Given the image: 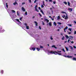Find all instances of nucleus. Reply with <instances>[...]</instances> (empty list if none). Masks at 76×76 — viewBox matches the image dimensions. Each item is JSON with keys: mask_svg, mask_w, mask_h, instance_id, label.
Listing matches in <instances>:
<instances>
[{"mask_svg": "<svg viewBox=\"0 0 76 76\" xmlns=\"http://www.w3.org/2000/svg\"><path fill=\"white\" fill-rule=\"evenodd\" d=\"M36 49V48H32L31 49H30V50H33V51H35V49Z\"/></svg>", "mask_w": 76, "mask_h": 76, "instance_id": "f257e3e1", "label": "nucleus"}, {"mask_svg": "<svg viewBox=\"0 0 76 76\" xmlns=\"http://www.w3.org/2000/svg\"><path fill=\"white\" fill-rule=\"evenodd\" d=\"M68 29V27L67 26H66V27L65 28H64V31L65 32H66V29Z\"/></svg>", "mask_w": 76, "mask_h": 76, "instance_id": "f03ea898", "label": "nucleus"}, {"mask_svg": "<svg viewBox=\"0 0 76 76\" xmlns=\"http://www.w3.org/2000/svg\"><path fill=\"white\" fill-rule=\"evenodd\" d=\"M22 10L23 12H25V9L23 7H22Z\"/></svg>", "mask_w": 76, "mask_h": 76, "instance_id": "7ed1b4c3", "label": "nucleus"}, {"mask_svg": "<svg viewBox=\"0 0 76 76\" xmlns=\"http://www.w3.org/2000/svg\"><path fill=\"white\" fill-rule=\"evenodd\" d=\"M52 48H55L56 49H57V48L56 47V46L54 45H53L52 46Z\"/></svg>", "mask_w": 76, "mask_h": 76, "instance_id": "20e7f679", "label": "nucleus"}, {"mask_svg": "<svg viewBox=\"0 0 76 76\" xmlns=\"http://www.w3.org/2000/svg\"><path fill=\"white\" fill-rule=\"evenodd\" d=\"M45 21H46L47 23H48V22H49V20L46 19L45 20Z\"/></svg>", "mask_w": 76, "mask_h": 76, "instance_id": "39448f33", "label": "nucleus"}, {"mask_svg": "<svg viewBox=\"0 0 76 76\" xmlns=\"http://www.w3.org/2000/svg\"><path fill=\"white\" fill-rule=\"evenodd\" d=\"M54 52L53 51L49 52V53H50L51 54H54Z\"/></svg>", "mask_w": 76, "mask_h": 76, "instance_id": "423d86ee", "label": "nucleus"}, {"mask_svg": "<svg viewBox=\"0 0 76 76\" xmlns=\"http://www.w3.org/2000/svg\"><path fill=\"white\" fill-rule=\"evenodd\" d=\"M69 37H70V38H69V39H73V37L71 36H69Z\"/></svg>", "mask_w": 76, "mask_h": 76, "instance_id": "0eeeda50", "label": "nucleus"}, {"mask_svg": "<svg viewBox=\"0 0 76 76\" xmlns=\"http://www.w3.org/2000/svg\"><path fill=\"white\" fill-rule=\"evenodd\" d=\"M54 54L56 55H57L58 54V52H57L56 51H55L54 52Z\"/></svg>", "mask_w": 76, "mask_h": 76, "instance_id": "6e6552de", "label": "nucleus"}, {"mask_svg": "<svg viewBox=\"0 0 76 76\" xmlns=\"http://www.w3.org/2000/svg\"><path fill=\"white\" fill-rule=\"evenodd\" d=\"M35 8L36 11L37 12H39V11L38 10L37 8V7H35Z\"/></svg>", "mask_w": 76, "mask_h": 76, "instance_id": "1a4fd4ad", "label": "nucleus"}, {"mask_svg": "<svg viewBox=\"0 0 76 76\" xmlns=\"http://www.w3.org/2000/svg\"><path fill=\"white\" fill-rule=\"evenodd\" d=\"M34 23H36V26H38V23L37 21H34Z\"/></svg>", "mask_w": 76, "mask_h": 76, "instance_id": "9d476101", "label": "nucleus"}, {"mask_svg": "<svg viewBox=\"0 0 76 76\" xmlns=\"http://www.w3.org/2000/svg\"><path fill=\"white\" fill-rule=\"evenodd\" d=\"M68 10L72 12L73 10L72 8H68Z\"/></svg>", "mask_w": 76, "mask_h": 76, "instance_id": "9b49d317", "label": "nucleus"}, {"mask_svg": "<svg viewBox=\"0 0 76 76\" xmlns=\"http://www.w3.org/2000/svg\"><path fill=\"white\" fill-rule=\"evenodd\" d=\"M49 26H52V24L51 23V22H50L49 23Z\"/></svg>", "mask_w": 76, "mask_h": 76, "instance_id": "f8f14e48", "label": "nucleus"}, {"mask_svg": "<svg viewBox=\"0 0 76 76\" xmlns=\"http://www.w3.org/2000/svg\"><path fill=\"white\" fill-rule=\"evenodd\" d=\"M26 28L27 29H29V26H26Z\"/></svg>", "mask_w": 76, "mask_h": 76, "instance_id": "ddd939ff", "label": "nucleus"}, {"mask_svg": "<svg viewBox=\"0 0 76 76\" xmlns=\"http://www.w3.org/2000/svg\"><path fill=\"white\" fill-rule=\"evenodd\" d=\"M53 24L55 26H57V23L56 22H54Z\"/></svg>", "mask_w": 76, "mask_h": 76, "instance_id": "4468645a", "label": "nucleus"}, {"mask_svg": "<svg viewBox=\"0 0 76 76\" xmlns=\"http://www.w3.org/2000/svg\"><path fill=\"white\" fill-rule=\"evenodd\" d=\"M61 13H65L66 15H67V13H66V12H64L63 11H62L61 12Z\"/></svg>", "mask_w": 76, "mask_h": 76, "instance_id": "2eb2a0df", "label": "nucleus"}, {"mask_svg": "<svg viewBox=\"0 0 76 76\" xmlns=\"http://www.w3.org/2000/svg\"><path fill=\"white\" fill-rule=\"evenodd\" d=\"M68 18V17L67 16V15H66V16L65 18V19H67Z\"/></svg>", "mask_w": 76, "mask_h": 76, "instance_id": "dca6fc26", "label": "nucleus"}, {"mask_svg": "<svg viewBox=\"0 0 76 76\" xmlns=\"http://www.w3.org/2000/svg\"><path fill=\"white\" fill-rule=\"evenodd\" d=\"M36 49H37V50H38V51H39V50H40V49H39V48H36Z\"/></svg>", "mask_w": 76, "mask_h": 76, "instance_id": "f3484780", "label": "nucleus"}, {"mask_svg": "<svg viewBox=\"0 0 76 76\" xmlns=\"http://www.w3.org/2000/svg\"><path fill=\"white\" fill-rule=\"evenodd\" d=\"M73 60H74V61H76V58L75 57H73Z\"/></svg>", "mask_w": 76, "mask_h": 76, "instance_id": "a211bd4d", "label": "nucleus"}, {"mask_svg": "<svg viewBox=\"0 0 76 76\" xmlns=\"http://www.w3.org/2000/svg\"><path fill=\"white\" fill-rule=\"evenodd\" d=\"M67 57H68V58H72V56H66Z\"/></svg>", "mask_w": 76, "mask_h": 76, "instance_id": "6ab92c4d", "label": "nucleus"}, {"mask_svg": "<svg viewBox=\"0 0 76 76\" xmlns=\"http://www.w3.org/2000/svg\"><path fill=\"white\" fill-rule=\"evenodd\" d=\"M40 12H41V13H42L43 14H44V12H43V11H42V10H40Z\"/></svg>", "mask_w": 76, "mask_h": 76, "instance_id": "aec40b11", "label": "nucleus"}, {"mask_svg": "<svg viewBox=\"0 0 76 76\" xmlns=\"http://www.w3.org/2000/svg\"><path fill=\"white\" fill-rule=\"evenodd\" d=\"M65 48H66V51H69V49L68 48H67L66 47H65Z\"/></svg>", "mask_w": 76, "mask_h": 76, "instance_id": "412c9836", "label": "nucleus"}, {"mask_svg": "<svg viewBox=\"0 0 76 76\" xmlns=\"http://www.w3.org/2000/svg\"><path fill=\"white\" fill-rule=\"evenodd\" d=\"M64 4H66V5H67V3L66 1L64 2Z\"/></svg>", "mask_w": 76, "mask_h": 76, "instance_id": "4be33fe9", "label": "nucleus"}, {"mask_svg": "<svg viewBox=\"0 0 76 76\" xmlns=\"http://www.w3.org/2000/svg\"><path fill=\"white\" fill-rule=\"evenodd\" d=\"M60 19V16H58L57 18L58 20H59Z\"/></svg>", "mask_w": 76, "mask_h": 76, "instance_id": "5701e85b", "label": "nucleus"}, {"mask_svg": "<svg viewBox=\"0 0 76 76\" xmlns=\"http://www.w3.org/2000/svg\"><path fill=\"white\" fill-rule=\"evenodd\" d=\"M68 5L69 6H70V2H68Z\"/></svg>", "mask_w": 76, "mask_h": 76, "instance_id": "b1692460", "label": "nucleus"}, {"mask_svg": "<svg viewBox=\"0 0 76 76\" xmlns=\"http://www.w3.org/2000/svg\"><path fill=\"white\" fill-rule=\"evenodd\" d=\"M70 47L71 48H70L71 50H73V48L72 47L70 46Z\"/></svg>", "mask_w": 76, "mask_h": 76, "instance_id": "393cba45", "label": "nucleus"}, {"mask_svg": "<svg viewBox=\"0 0 76 76\" xmlns=\"http://www.w3.org/2000/svg\"><path fill=\"white\" fill-rule=\"evenodd\" d=\"M16 20H17V22H20V21H19V19H17Z\"/></svg>", "mask_w": 76, "mask_h": 76, "instance_id": "a878e982", "label": "nucleus"}, {"mask_svg": "<svg viewBox=\"0 0 76 76\" xmlns=\"http://www.w3.org/2000/svg\"><path fill=\"white\" fill-rule=\"evenodd\" d=\"M16 4H17V2L16 1H15V2H14L13 3V4H14V5H16Z\"/></svg>", "mask_w": 76, "mask_h": 76, "instance_id": "bb28decb", "label": "nucleus"}, {"mask_svg": "<svg viewBox=\"0 0 76 76\" xmlns=\"http://www.w3.org/2000/svg\"><path fill=\"white\" fill-rule=\"evenodd\" d=\"M6 7H7V8H8V5H7V3H6Z\"/></svg>", "mask_w": 76, "mask_h": 76, "instance_id": "cd10ccee", "label": "nucleus"}, {"mask_svg": "<svg viewBox=\"0 0 76 76\" xmlns=\"http://www.w3.org/2000/svg\"><path fill=\"white\" fill-rule=\"evenodd\" d=\"M1 74H3V70H1Z\"/></svg>", "mask_w": 76, "mask_h": 76, "instance_id": "c85d7f7f", "label": "nucleus"}, {"mask_svg": "<svg viewBox=\"0 0 76 76\" xmlns=\"http://www.w3.org/2000/svg\"><path fill=\"white\" fill-rule=\"evenodd\" d=\"M66 38L67 39L68 38H69V36H67V35H66Z\"/></svg>", "mask_w": 76, "mask_h": 76, "instance_id": "c756f323", "label": "nucleus"}, {"mask_svg": "<svg viewBox=\"0 0 76 76\" xmlns=\"http://www.w3.org/2000/svg\"><path fill=\"white\" fill-rule=\"evenodd\" d=\"M17 15H18V16H19V11H18L17 12Z\"/></svg>", "mask_w": 76, "mask_h": 76, "instance_id": "7c9ffc66", "label": "nucleus"}, {"mask_svg": "<svg viewBox=\"0 0 76 76\" xmlns=\"http://www.w3.org/2000/svg\"><path fill=\"white\" fill-rule=\"evenodd\" d=\"M72 28H69L68 29V30H69V31H72Z\"/></svg>", "mask_w": 76, "mask_h": 76, "instance_id": "2f4dec72", "label": "nucleus"}, {"mask_svg": "<svg viewBox=\"0 0 76 76\" xmlns=\"http://www.w3.org/2000/svg\"><path fill=\"white\" fill-rule=\"evenodd\" d=\"M39 16H40V17H42V15H41V14L40 13H39Z\"/></svg>", "mask_w": 76, "mask_h": 76, "instance_id": "473e14b6", "label": "nucleus"}, {"mask_svg": "<svg viewBox=\"0 0 76 76\" xmlns=\"http://www.w3.org/2000/svg\"><path fill=\"white\" fill-rule=\"evenodd\" d=\"M68 25L69 26H72V24H68Z\"/></svg>", "mask_w": 76, "mask_h": 76, "instance_id": "72a5a7b5", "label": "nucleus"}, {"mask_svg": "<svg viewBox=\"0 0 76 76\" xmlns=\"http://www.w3.org/2000/svg\"><path fill=\"white\" fill-rule=\"evenodd\" d=\"M58 25H61V23L60 22H58L57 23Z\"/></svg>", "mask_w": 76, "mask_h": 76, "instance_id": "f704fd0d", "label": "nucleus"}, {"mask_svg": "<svg viewBox=\"0 0 76 76\" xmlns=\"http://www.w3.org/2000/svg\"><path fill=\"white\" fill-rule=\"evenodd\" d=\"M23 18V17H21L19 19L20 20H22V19Z\"/></svg>", "mask_w": 76, "mask_h": 76, "instance_id": "c9c22d12", "label": "nucleus"}, {"mask_svg": "<svg viewBox=\"0 0 76 76\" xmlns=\"http://www.w3.org/2000/svg\"><path fill=\"white\" fill-rule=\"evenodd\" d=\"M64 38H65V37H64L63 36L62 39V40H64Z\"/></svg>", "mask_w": 76, "mask_h": 76, "instance_id": "e433bc0d", "label": "nucleus"}, {"mask_svg": "<svg viewBox=\"0 0 76 76\" xmlns=\"http://www.w3.org/2000/svg\"><path fill=\"white\" fill-rule=\"evenodd\" d=\"M24 25H25L26 26H27V23H24Z\"/></svg>", "mask_w": 76, "mask_h": 76, "instance_id": "4c0bfd02", "label": "nucleus"}, {"mask_svg": "<svg viewBox=\"0 0 76 76\" xmlns=\"http://www.w3.org/2000/svg\"><path fill=\"white\" fill-rule=\"evenodd\" d=\"M12 12H13V13H15V11L14 10H12Z\"/></svg>", "mask_w": 76, "mask_h": 76, "instance_id": "58836bf2", "label": "nucleus"}, {"mask_svg": "<svg viewBox=\"0 0 76 76\" xmlns=\"http://www.w3.org/2000/svg\"><path fill=\"white\" fill-rule=\"evenodd\" d=\"M58 55H59L60 56H61V53H58Z\"/></svg>", "mask_w": 76, "mask_h": 76, "instance_id": "ea45409f", "label": "nucleus"}, {"mask_svg": "<svg viewBox=\"0 0 76 76\" xmlns=\"http://www.w3.org/2000/svg\"><path fill=\"white\" fill-rule=\"evenodd\" d=\"M50 37H50V39H51V40H53V38H52V36H51Z\"/></svg>", "mask_w": 76, "mask_h": 76, "instance_id": "a19ab883", "label": "nucleus"}, {"mask_svg": "<svg viewBox=\"0 0 76 76\" xmlns=\"http://www.w3.org/2000/svg\"><path fill=\"white\" fill-rule=\"evenodd\" d=\"M74 35H76V31H75L74 32Z\"/></svg>", "mask_w": 76, "mask_h": 76, "instance_id": "79ce46f5", "label": "nucleus"}, {"mask_svg": "<svg viewBox=\"0 0 76 76\" xmlns=\"http://www.w3.org/2000/svg\"><path fill=\"white\" fill-rule=\"evenodd\" d=\"M62 17H63V18H65V17H66V16H65V15H64L63 16H62Z\"/></svg>", "mask_w": 76, "mask_h": 76, "instance_id": "37998d69", "label": "nucleus"}, {"mask_svg": "<svg viewBox=\"0 0 76 76\" xmlns=\"http://www.w3.org/2000/svg\"><path fill=\"white\" fill-rule=\"evenodd\" d=\"M37 1H38V0H35L34 1V3H36V2H37Z\"/></svg>", "mask_w": 76, "mask_h": 76, "instance_id": "c03bdc74", "label": "nucleus"}, {"mask_svg": "<svg viewBox=\"0 0 76 76\" xmlns=\"http://www.w3.org/2000/svg\"><path fill=\"white\" fill-rule=\"evenodd\" d=\"M44 7V6L43 5H41V7H42V8H43Z\"/></svg>", "mask_w": 76, "mask_h": 76, "instance_id": "a18cd8bd", "label": "nucleus"}, {"mask_svg": "<svg viewBox=\"0 0 76 76\" xmlns=\"http://www.w3.org/2000/svg\"><path fill=\"white\" fill-rule=\"evenodd\" d=\"M68 34H69V35H70V34H71L72 33H71L70 32H68Z\"/></svg>", "mask_w": 76, "mask_h": 76, "instance_id": "49530a36", "label": "nucleus"}, {"mask_svg": "<svg viewBox=\"0 0 76 76\" xmlns=\"http://www.w3.org/2000/svg\"><path fill=\"white\" fill-rule=\"evenodd\" d=\"M25 14L26 15H27V12H26L25 13Z\"/></svg>", "mask_w": 76, "mask_h": 76, "instance_id": "de8ad7c7", "label": "nucleus"}, {"mask_svg": "<svg viewBox=\"0 0 76 76\" xmlns=\"http://www.w3.org/2000/svg\"><path fill=\"white\" fill-rule=\"evenodd\" d=\"M40 48H43V47H42V46H40Z\"/></svg>", "mask_w": 76, "mask_h": 76, "instance_id": "09e8293b", "label": "nucleus"}, {"mask_svg": "<svg viewBox=\"0 0 76 76\" xmlns=\"http://www.w3.org/2000/svg\"><path fill=\"white\" fill-rule=\"evenodd\" d=\"M53 4H56V1H53Z\"/></svg>", "mask_w": 76, "mask_h": 76, "instance_id": "8fccbe9b", "label": "nucleus"}, {"mask_svg": "<svg viewBox=\"0 0 76 76\" xmlns=\"http://www.w3.org/2000/svg\"><path fill=\"white\" fill-rule=\"evenodd\" d=\"M62 51H64V52H65V50H64V49H63Z\"/></svg>", "mask_w": 76, "mask_h": 76, "instance_id": "3c124183", "label": "nucleus"}, {"mask_svg": "<svg viewBox=\"0 0 76 76\" xmlns=\"http://www.w3.org/2000/svg\"><path fill=\"white\" fill-rule=\"evenodd\" d=\"M39 28L40 29H41V26H39Z\"/></svg>", "mask_w": 76, "mask_h": 76, "instance_id": "603ef678", "label": "nucleus"}, {"mask_svg": "<svg viewBox=\"0 0 76 76\" xmlns=\"http://www.w3.org/2000/svg\"><path fill=\"white\" fill-rule=\"evenodd\" d=\"M73 47H74V48H75V49H76V47L75 46H73Z\"/></svg>", "mask_w": 76, "mask_h": 76, "instance_id": "864d4df0", "label": "nucleus"}, {"mask_svg": "<svg viewBox=\"0 0 76 76\" xmlns=\"http://www.w3.org/2000/svg\"><path fill=\"white\" fill-rule=\"evenodd\" d=\"M28 1L30 3H31V0H28Z\"/></svg>", "mask_w": 76, "mask_h": 76, "instance_id": "5fc2aeb1", "label": "nucleus"}, {"mask_svg": "<svg viewBox=\"0 0 76 76\" xmlns=\"http://www.w3.org/2000/svg\"><path fill=\"white\" fill-rule=\"evenodd\" d=\"M42 25H45V24L43 22H42Z\"/></svg>", "mask_w": 76, "mask_h": 76, "instance_id": "6e6d98bb", "label": "nucleus"}, {"mask_svg": "<svg viewBox=\"0 0 76 76\" xmlns=\"http://www.w3.org/2000/svg\"><path fill=\"white\" fill-rule=\"evenodd\" d=\"M71 43L72 44H74V42L73 41L71 42Z\"/></svg>", "mask_w": 76, "mask_h": 76, "instance_id": "4d7b16f0", "label": "nucleus"}, {"mask_svg": "<svg viewBox=\"0 0 76 76\" xmlns=\"http://www.w3.org/2000/svg\"><path fill=\"white\" fill-rule=\"evenodd\" d=\"M38 9H39V10H41V8L40 7H38Z\"/></svg>", "mask_w": 76, "mask_h": 76, "instance_id": "13d9d810", "label": "nucleus"}, {"mask_svg": "<svg viewBox=\"0 0 76 76\" xmlns=\"http://www.w3.org/2000/svg\"><path fill=\"white\" fill-rule=\"evenodd\" d=\"M49 18H50L51 19H52V17H51V16H49Z\"/></svg>", "mask_w": 76, "mask_h": 76, "instance_id": "bf43d9fd", "label": "nucleus"}, {"mask_svg": "<svg viewBox=\"0 0 76 76\" xmlns=\"http://www.w3.org/2000/svg\"><path fill=\"white\" fill-rule=\"evenodd\" d=\"M22 4L23 5L24 4H25V2H23Z\"/></svg>", "mask_w": 76, "mask_h": 76, "instance_id": "052dcab7", "label": "nucleus"}, {"mask_svg": "<svg viewBox=\"0 0 76 76\" xmlns=\"http://www.w3.org/2000/svg\"><path fill=\"white\" fill-rule=\"evenodd\" d=\"M50 2H52V0H49Z\"/></svg>", "mask_w": 76, "mask_h": 76, "instance_id": "680f3d73", "label": "nucleus"}, {"mask_svg": "<svg viewBox=\"0 0 76 76\" xmlns=\"http://www.w3.org/2000/svg\"><path fill=\"white\" fill-rule=\"evenodd\" d=\"M58 51V53H61V51Z\"/></svg>", "mask_w": 76, "mask_h": 76, "instance_id": "e2e57ef3", "label": "nucleus"}, {"mask_svg": "<svg viewBox=\"0 0 76 76\" xmlns=\"http://www.w3.org/2000/svg\"><path fill=\"white\" fill-rule=\"evenodd\" d=\"M35 18V16H34L32 17V18L33 19H34V18Z\"/></svg>", "mask_w": 76, "mask_h": 76, "instance_id": "0e129e2a", "label": "nucleus"}, {"mask_svg": "<svg viewBox=\"0 0 76 76\" xmlns=\"http://www.w3.org/2000/svg\"><path fill=\"white\" fill-rule=\"evenodd\" d=\"M51 19H52V20H54L53 18H51Z\"/></svg>", "mask_w": 76, "mask_h": 76, "instance_id": "69168bd1", "label": "nucleus"}, {"mask_svg": "<svg viewBox=\"0 0 76 76\" xmlns=\"http://www.w3.org/2000/svg\"><path fill=\"white\" fill-rule=\"evenodd\" d=\"M69 41H70V40L68 39V42H69Z\"/></svg>", "mask_w": 76, "mask_h": 76, "instance_id": "338daca9", "label": "nucleus"}, {"mask_svg": "<svg viewBox=\"0 0 76 76\" xmlns=\"http://www.w3.org/2000/svg\"><path fill=\"white\" fill-rule=\"evenodd\" d=\"M74 22L76 24V21H74Z\"/></svg>", "mask_w": 76, "mask_h": 76, "instance_id": "774afa93", "label": "nucleus"}]
</instances>
